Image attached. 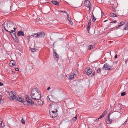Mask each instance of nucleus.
I'll use <instances>...</instances> for the list:
<instances>
[{"mask_svg": "<svg viewBox=\"0 0 128 128\" xmlns=\"http://www.w3.org/2000/svg\"><path fill=\"white\" fill-rule=\"evenodd\" d=\"M30 96L32 98L35 100H40L41 98L40 91L38 88L33 89L31 93Z\"/></svg>", "mask_w": 128, "mask_h": 128, "instance_id": "f257e3e1", "label": "nucleus"}, {"mask_svg": "<svg viewBox=\"0 0 128 128\" xmlns=\"http://www.w3.org/2000/svg\"><path fill=\"white\" fill-rule=\"evenodd\" d=\"M4 25V30L8 32L10 31L11 30L12 28L15 27V24L12 22H9L6 23L5 22Z\"/></svg>", "mask_w": 128, "mask_h": 128, "instance_id": "f03ea898", "label": "nucleus"}, {"mask_svg": "<svg viewBox=\"0 0 128 128\" xmlns=\"http://www.w3.org/2000/svg\"><path fill=\"white\" fill-rule=\"evenodd\" d=\"M102 69L104 70H111L113 69V66H110L108 64H104Z\"/></svg>", "mask_w": 128, "mask_h": 128, "instance_id": "7ed1b4c3", "label": "nucleus"}, {"mask_svg": "<svg viewBox=\"0 0 128 128\" xmlns=\"http://www.w3.org/2000/svg\"><path fill=\"white\" fill-rule=\"evenodd\" d=\"M55 110H56L55 111H52V112H50V116L53 118H54L57 117L58 115V114L56 113L58 112V111L56 109H55Z\"/></svg>", "mask_w": 128, "mask_h": 128, "instance_id": "20e7f679", "label": "nucleus"}, {"mask_svg": "<svg viewBox=\"0 0 128 128\" xmlns=\"http://www.w3.org/2000/svg\"><path fill=\"white\" fill-rule=\"evenodd\" d=\"M14 30H11V31H9L8 32L10 34L12 38H14V37H15V38H16L15 39H16V40L18 39V38L16 36V33L15 32V30H16L17 29L15 27H14Z\"/></svg>", "mask_w": 128, "mask_h": 128, "instance_id": "39448f33", "label": "nucleus"}, {"mask_svg": "<svg viewBox=\"0 0 128 128\" xmlns=\"http://www.w3.org/2000/svg\"><path fill=\"white\" fill-rule=\"evenodd\" d=\"M84 5L88 8H89V11L90 10L91 7L90 5L91 4L90 2L88 0H86L84 2Z\"/></svg>", "mask_w": 128, "mask_h": 128, "instance_id": "423d86ee", "label": "nucleus"}, {"mask_svg": "<svg viewBox=\"0 0 128 128\" xmlns=\"http://www.w3.org/2000/svg\"><path fill=\"white\" fill-rule=\"evenodd\" d=\"M87 70H86L85 72L86 74L88 76L90 75L92 72V70L90 68L88 67L87 68Z\"/></svg>", "mask_w": 128, "mask_h": 128, "instance_id": "0eeeda50", "label": "nucleus"}, {"mask_svg": "<svg viewBox=\"0 0 128 128\" xmlns=\"http://www.w3.org/2000/svg\"><path fill=\"white\" fill-rule=\"evenodd\" d=\"M53 56L54 58L55 59L58 61V60L59 58V56L58 54L56 52H54L53 53Z\"/></svg>", "mask_w": 128, "mask_h": 128, "instance_id": "6e6552de", "label": "nucleus"}, {"mask_svg": "<svg viewBox=\"0 0 128 128\" xmlns=\"http://www.w3.org/2000/svg\"><path fill=\"white\" fill-rule=\"evenodd\" d=\"M110 114L109 115L108 118L106 119V122L108 124H110L112 122V119H110Z\"/></svg>", "mask_w": 128, "mask_h": 128, "instance_id": "1a4fd4ad", "label": "nucleus"}, {"mask_svg": "<svg viewBox=\"0 0 128 128\" xmlns=\"http://www.w3.org/2000/svg\"><path fill=\"white\" fill-rule=\"evenodd\" d=\"M24 32L22 31L18 32L17 33V35L18 36H24Z\"/></svg>", "mask_w": 128, "mask_h": 128, "instance_id": "9d476101", "label": "nucleus"}, {"mask_svg": "<svg viewBox=\"0 0 128 128\" xmlns=\"http://www.w3.org/2000/svg\"><path fill=\"white\" fill-rule=\"evenodd\" d=\"M39 37H42L44 36L45 34L44 32H40L38 33Z\"/></svg>", "mask_w": 128, "mask_h": 128, "instance_id": "9b49d317", "label": "nucleus"}, {"mask_svg": "<svg viewBox=\"0 0 128 128\" xmlns=\"http://www.w3.org/2000/svg\"><path fill=\"white\" fill-rule=\"evenodd\" d=\"M17 100L18 102H22L24 100L23 98H22L20 97H18L17 98Z\"/></svg>", "mask_w": 128, "mask_h": 128, "instance_id": "f8f14e48", "label": "nucleus"}, {"mask_svg": "<svg viewBox=\"0 0 128 128\" xmlns=\"http://www.w3.org/2000/svg\"><path fill=\"white\" fill-rule=\"evenodd\" d=\"M14 92H11L9 94V96L11 98H14L15 96V95L14 94Z\"/></svg>", "mask_w": 128, "mask_h": 128, "instance_id": "ddd939ff", "label": "nucleus"}, {"mask_svg": "<svg viewBox=\"0 0 128 128\" xmlns=\"http://www.w3.org/2000/svg\"><path fill=\"white\" fill-rule=\"evenodd\" d=\"M52 2L53 4L57 6H58L60 5L58 2L56 1H52Z\"/></svg>", "mask_w": 128, "mask_h": 128, "instance_id": "4468645a", "label": "nucleus"}, {"mask_svg": "<svg viewBox=\"0 0 128 128\" xmlns=\"http://www.w3.org/2000/svg\"><path fill=\"white\" fill-rule=\"evenodd\" d=\"M10 64L11 66H13L15 65V62L13 61L12 60L10 61Z\"/></svg>", "mask_w": 128, "mask_h": 128, "instance_id": "2eb2a0df", "label": "nucleus"}, {"mask_svg": "<svg viewBox=\"0 0 128 128\" xmlns=\"http://www.w3.org/2000/svg\"><path fill=\"white\" fill-rule=\"evenodd\" d=\"M52 104H50V107L51 108H54L55 106H57V104H53L52 103Z\"/></svg>", "mask_w": 128, "mask_h": 128, "instance_id": "dca6fc26", "label": "nucleus"}, {"mask_svg": "<svg viewBox=\"0 0 128 128\" xmlns=\"http://www.w3.org/2000/svg\"><path fill=\"white\" fill-rule=\"evenodd\" d=\"M106 114V112H104L101 116L99 118V119H100L103 118Z\"/></svg>", "mask_w": 128, "mask_h": 128, "instance_id": "f3484780", "label": "nucleus"}, {"mask_svg": "<svg viewBox=\"0 0 128 128\" xmlns=\"http://www.w3.org/2000/svg\"><path fill=\"white\" fill-rule=\"evenodd\" d=\"M31 98L28 95L26 96V100L27 101L31 100Z\"/></svg>", "mask_w": 128, "mask_h": 128, "instance_id": "a211bd4d", "label": "nucleus"}, {"mask_svg": "<svg viewBox=\"0 0 128 128\" xmlns=\"http://www.w3.org/2000/svg\"><path fill=\"white\" fill-rule=\"evenodd\" d=\"M32 36L35 38L39 37L38 33V34H34L33 35H32Z\"/></svg>", "mask_w": 128, "mask_h": 128, "instance_id": "6ab92c4d", "label": "nucleus"}, {"mask_svg": "<svg viewBox=\"0 0 128 128\" xmlns=\"http://www.w3.org/2000/svg\"><path fill=\"white\" fill-rule=\"evenodd\" d=\"M28 103H29L31 105H32L34 104V102L32 101V100H29L27 101Z\"/></svg>", "mask_w": 128, "mask_h": 128, "instance_id": "aec40b11", "label": "nucleus"}, {"mask_svg": "<svg viewBox=\"0 0 128 128\" xmlns=\"http://www.w3.org/2000/svg\"><path fill=\"white\" fill-rule=\"evenodd\" d=\"M123 30H128V22L127 24L126 25V26L124 28Z\"/></svg>", "mask_w": 128, "mask_h": 128, "instance_id": "412c9836", "label": "nucleus"}, {"mask_svg": "<svg viewBox=\"0 0 128 128\" xmlns=\"http://www.w3.org/2000/svg\"><path fill=\"white\" fill-rule=\"evenodd\" d=\"M38 104L41 106H42L43 104V102L41 100H38Z\"/></svg>", "mask_w": 128, "mask_h": 128, "instance_id": "4be33fe9", "label": "nucleus"}, {"mask_svg": "<svg viewBox=\"0 0 128 128\" xmlns=\"http://www.w3.org/2000/svg\"><path fill=\"white\" fill-rule=\"evenodd\" d=\"M93 48L94 46H93L92 45H90L89 46L88 50H91Z\"/></svg>", "mask_w": 128, "mask_h": 128, "instance_id": "5701e85b", "label": "nucleus"}, {"mask_svg": "<svg viewBox=\"0 0 128 128\" xmlns=\"http://www.w3.org/2000/svg\"><path fill=\"white\" fill-rule=\"evenodd\" d=\"M74 75H70V80H73L74 79Z\"/></svg>", "mask_w": 128, "mask_h": 128, "instance_id": "b1692460", "label": "nucleus"}, {"mask_svg": "<svg viewBox=\"0 0 128 128\" xmlns=\"http://www.w3.org/2000/svg\"><path fill=\"white\" fill-rule=\"evenodd\" d=\"M25 105H26L27 106L29 105V104H28V101H24L22 102Z\"/></svg>", "mask_w": 128, "mask_h": 128, "instance_id": "393cba45", "label": "nucleus"}, {"mask_svg": "<svg viewBox=\"0 0 128 128\" xmlns=\"http://www.w3.org/2000/svg\"><path fill=\"white\" fill-rule=\"evenodd\" d=\"M77 120V115L75 117H74L72 118V120L74 122H75Z\"/></svg>", "mask_w": 128, "mask_h": 128, "instance_id": "a878e982", "label": "nucleus"}, {"mask_svg": "<svg viewBox=\"0 0 128 128\" xmlns=\"http://www.w3.org/2000/svg\"><path fill=\"white\" fill-rule=\"evenodd\" d=\"M74 75L75 76H77L78 74V72L77 70H75L74 72Z\"/></svg>", "mask_w": 128, "mask_h": 128, "instance_id": "bb28decb", "label": "nucleus"}, {"mask_svg": "<svg viewBox=\"0 0 128 128\" xmlns=\"http://www.w3.org/2000/svg\"><path fill=\"white\" fill-rule=\"evenodd\" d=\"M111 16L114 17V18L116 17L117 16L114 13H112L111 14Z\"/></svg>", "mask_w": 128, "mask_h": 128, "instance_id": "cd10ccee", "label": "nucleus"}, {"mask_svg": "<svg viewBox=\"0 0 128 128\" xmlns=\"http://www.w3.org/2000/svg\"><path fill=\"white\" fill-rule=\"evenodd\" d=\"M90 26L88 25L87 26V30L88 32L89 33V30L90 29Z\"/></svg>", "mask_w": 128, "mask_h": 128, "instance_id": "c85d7f7f", "label": "nucleus"}, {"mask_svg": "<svg viewBox=\"0 0 128 128\" xmlns=\"http://www.w3.org/2000/svg\"><path fill=\"white\" fill-rule=\"evenodd\" d=\"M101 70L100 68H98L97 70V73H99L100 74H101Z\"/></svg>", "mask_w": 128, "mask_h": 128, "instance_id": "c756f323", "label": "nucleus"}, {"mask_svg": "<svg viewBox=\"0 0 128 128\" xmlns=\"http://www.w3.org/2000/svg\"><path fill=\"white\" fill-rule=\"evenodd\" d=\"M126 94V93L125 92H123L121 94V96H124Z\"/></svg>", "mask_w": 128, "mask_h": 128, "instance_id": "7c9ffc66", "label": "nucleus"}, {"mask_svg": "<svg viewBox=\"0 0 128 128\" xmlns=\"http://www.w3.org/2000/svg\"><path fill=\"white\" fill-rule=\"evenodd\" d=\"M22 122L23 124H24L25 123V121L24 120L23 118H22Z\"/></svg>", "mask_w": 128, "mask_h": 128, "instance_id": "2f4dec72", "label": "nucleus"}, {"mask_svg": "<svg viewBox=\"0 0 128 128\" xmlns=\"http://www.w3.org/2000/svg\"><path fill=\"white\" fill-rule=\"evenodd\" d=\"M68 20L69 21H71V19L69 17V16L68 15H67Z\"/></svg>", "mask_w": 128, "mask_h": 128, "instance_id": "473e14b6", "label": "nucleus"}, {"mask_svg": "<svg viewBox=\"0 0 128 128\" xmlns=\"http://www.w3.org/2000/svg\"><path fill=\"white\" fill-rule=\"evenodd\" d=\"M96 18L94 17V18H93L92 21L94 22H95V21L96 20Z\"/></svg>", "mask_w": 128, "mask_h": 128, "instance_id": "72a5a7b5", "label": "nucleus"}, {"mask_svg": "<svg viewBox=\"0 0 128 128\" xmlns=\"http://www.w3.org/2000/svg\"><path fill=\"white\" fill-rule=\"evenodd\" d=\"M34 48H32V52H34L35 51V50H36V48H35V46H34Z\"/></svg>", "mask_w": 128, "mask_h": 128, "instance_id": "f704fd0d", "label": "nucleus"}, {"mask_svg": "<svg viewBox=\"0 0 128 128\" xmlns=\"http://www.w3.org/2000/svg\"><path fill=\"white\" fill-rule=\"evenodd\" d=\"M13 38L14 39V40H15L16 42H18V39L17 40H16V39H15L16 38H14H14Z\"/></svg>", "mask_w": 128, "mask_h": 128, "instance_id": "c9c22d12", "label": "nucleus"}, {"mask_svg": "<svg viewBox=\"0 0 128 128\" xmlns=\"http://www.w3.org/2000/svg\"><path fill=\"white\" fill-rule=\"evenodd\" d=\"M120 25H121V26H123V25H124V22H121L120 23Z\"/></svg>", "mask_w": 128, "mask_h": 128, "instance_id": "e433bc0d", "label": "nucleus"}, {"mask_svg": "<svg viewBox=\"0 0 128 128\" xmlns=\"http://www.w3.org/2000/svg\"><path fill=\"white\" fill-rule=\"evenodd\" d=\"M121 26V25H120V24L118 26V27H117L116 28V29H118Z\"/></svg>", "mask_w": 128, "mask_h": 128, "instance_id": "4c0bfd02", "label": "nucleus"}, {"mask_svg": "<svg viewBox=\"0 0 128 128\" xmlns=\"http://www.w3.org/2000/svg\"><path fill=\"white\" fill-rule=\"evenodd\" d=\"M91 24V22L90 21H89V22H88V25H89V26H90Z\"/></svg>", "mask_w": 128, "mask_h": 128, "instance_id": "58836bf2", "label": "nucleus"}, {"mask_svg": "<svg viewBox=\"0 0 128 128\" xmlns=\"http://www.w3.org/2000/svg\"><path fill=\"white\" fill-rule=\"evenodd\" d=\"M12 98V100H16V97H15V96L14 98Z\"/></svg>", "mask_w": 128, "mask_h": 128, "instance_id": "ea45409f", "label": "nucleus"}, {"mask_svg": "<svg viewBox=\"0 0 128 128\" xmlns=\"http://www.w3.org/2000/svg\"><path fill=\"white\" fill-rule=\"evenodd\" d=\"M61 12H62L63 13H67L66 12L65 10H63V11H61Z\"/></svg>", "mask_w": 128, "mask_h": 128, "instance_id": "a19ab883", "label": "nucleus"}, {"mask_svg": "<svg viewBox=\"0 0 128 128\" xmlns=\"http://www.w3.org/2000/svg\"><path fill=\"white\" fill-rule=\"evenodd\" d=\"M15 70L16 71H18L19 70V69L18 68H15Z\"/></svg>", "mask_w": 128, "mask_h": 128, "instance_id": "79ce46f5", "label": "nucleus"}, {"mask_svg": "<svg viewBox=\"0 0 128 128\" xmlns=\"http://www.w3.org/2000/svg\"><path fill=\"white\" fill-rule=\"evenodd\" d=\"M2 98H1L0 97V103H1V102H1V101H2V102H3V100H2V99H2Z\"/></svg>", "mask_w": 128, "mask_h": 128, "instance_id": "37998d69", "label": "nucleus"}, {"mask_svg": "<svg viewBox=\"0 0 128 128\" xmlns=\"http://www.w3.org/2000/svg\"><path fill=\"white\" fill-rule=\"evenodd\" d=\"M3 84L0 82V86H3Z\"/></svg>", "mask_w": 128, "mask_h": 128, "instance_id": "c03bdc74", "label": "nucleus"}, {"mask_svg": "<svg viewBox=\"0 0 128 128\" xmlns=\"http://www.w3.org/2000/svg\"><path fill=\"white\" fill-rule=\"evenodd\" d=\"M95 73L94 72L92 74V76H93L95 75Z\"/></svg>", "mask_w": 128, "mask_h": 128, "instance_id": "a18cd8bd", "label": "nucleus"}, {"mask_svg": "<svg viewBox=\"0 0 128 128\" xmlns=\"http://www.w3.org/2000/svg\"><path fill=\"white\" fill-rule=\"evenodd\" d=\"M116 22H117V21L116 20L115 21H114V22H110V23H116Z\"/></svg>", "mask_w": 128, "mask_h": 128, "instance_id": "49530a36", "label": "nucleus"}, {"mask_svg": "<svg viewBox=\"0 0 128 128\" xmlns=\"http://www.w3.org/2000/svg\"><path fill=\"white\" fill-rule=\"evenodd\" d=\"M118 56V55L117 54H116L114 56V58H117Z\"/></svg>", "mask_w": 128, "mask_h": 128, "instance_id": "de8ad7c7", "label": "nucleus"}, {"mask_svg": "<svg viewBox=\"0 0 128 128\" xmlns=\"http://www.w3.org/2000/svg\"><path fill=\"white\" fill-rule=\"evenodd\" d=\"M69 24H71V25H72V22L71 21H71H69Z\"/></svg>", "mask_w": 128, "mask_h": 128, "instance_id": "09e8293b", "label": "nucleus"}, {"mask_svg": "<svg viewBox=\"0 0 128 128\" xmlns=\"http://www.w3.org/2000/svg\"><path fill=\"white\" fill-rule=\"evenodd\" d=\"M50 87H48V89H47V90H50Z\"/></svg>", "mask_w": 128, "mask_h": 128, "instance_id": "8fccbe9b", "label": "nucleus"}, {"mask_svg": "<svg viewBox=\"0 0 128 128\" xmlns=\"http://www.w3.org/2000/svg\"><path fill=\"white\" fill-rule=\"evenodd\" d=\"M127 121H125V122H124V123L123 124L124 125L126 123Z\"/></svg>", "mask_w": 128, "mask_h": 128, "instance_id": "3c124183", "label": "nucleus"}, {"mask_svg": "<svg viewBox=\"0 0 128 128\" xmlns=\"http://www.w3.org/2000/svg\"><path fill=\"white\" fill-rule=\"evenodd\" d=\"M99 119H99V118H98V119H96V122H98V120H99Z\"/></svg>", "mask_w": 128, "mask_h": 128, "instance_id": "603ef678", "label": "nucleus"}, {"mask_svg": "<svg viewBox=\"0 0 128 128\" xmlns=\"http://www.w3.org/2000/svg\"><path fill=\"white\" fill-rule=\"evenodd\" d=\"M2 123H0V126H2Z\"/></svg>", "mask_w": 128, "mask_h": 128, "instance_id": "864d4df0", "label": "nucleus"}, {"mask_svg": "<svg viewBox=\"0 0 128 128\" xmlns=\"http://www.w3.org/2000/svg\"><path fill=\"white\" fill-rule=\"evenodd\" d=\"M92 16L93 17V18H94V14H93V13H92Z\"/></svg>", "mask_w": 128, "mask_h": 128, "instance_id": "5fc2aeb1", "label": "nucleus"}, {"mask_svg": "<svg viewBox=\"0 0 128 128\" xmlns=\"http://www.w3.org/2000/svg\"><path fill=\"white\" fill-rule=\"evenodd\" d=\"M0 102L1 103H0V104H2L3 103V102H2V101H1Z\"/></svg>", "mask_w": 128, "mask_h": 128, "instance_id": "6e6d98bb", "label": "nucleus"}, {"mask_svg": "<svg viewBox=\"0 0 128 128\" xmlns=\"http://www.w3.org/2000/svg\"><path fill=\"white\" fill-rule=\"evenodd\" d=\"M0 128H2V126H0Z\"/></svg>", "mask_w": 128, "mask_h": 128, "instance_id": "4d7b16f0", "label": "nucleus"}, {"mask_svg": "<svg viewBox=\"0 0 128 128\" xmlns=\"http://www.w3.org/2000/svg\"><path fill=\"white\" fill-rule=\"evenodd\" d=\"M102 15H103V14H104V13H103V12H102Z\"/></svg>", "mask_w": 128, "mask_h": 128, "instance_id": "13d9d810", "label": "nucleus"}, {"mask_svg": "<svg viewBox=\"0 0 128 128\" xmlns=\"http://www.w3.org/2000/svg\"><path fill=\"white\" fill-rule=\"evenodd\" d=\"M108 20H105V21H104V22H106V21H107Z\"/></svg>", "mask_w": 128, "mask_h": 128, "instance_id": "bf43d9fd", "label": "nucleus"}, {"mask_svg": "<svg viewBox=\"0 0 128 128\" xmlns=\"http://www.w3.org/2000/svg\"><path fill=\"white\" fill-rule=\"evenodd\" d=\"M3 121H1V122L0 123H3Z\"/></svg>", "mask_w": 128, "mask_h": 128, "instance_id": "052dcab7", "label": "nucleus"}, {"mask_svg": "<svg viewBox=\"0 0 128 128\" xmlns=\"http://www.w3.org/2000/svg\"><path fill=\"white\" fill-rule=\"evenodd\" d=\"M106 112V113H107V110H106L104 112Z\"/></svg>", "mask_w": 128, "mask_h": 128, "instance_id": "680f3d73", "label": "nucleus"}, {"mask_svg": "<svg viewBox=\"0 0 128 128\" xmlns=\"http://www.w3.org/2000/svg\"><path fill=\"white\" fill-rule=\"evenodd\" d=\"M0 96H1V97H2V95H0Z\"/></svg>", "mask_w": 128, "mask_h": 128, "instance_id": "e2e57ef3", "label": "nucleus"}, {"mask_svg": "<svg viewBox=\"0 0 128 128\" xmlns=\"http://www.w3.org/2000/svg\"><path fill=\"white\" fill-rule=\"evenodd\" d=\"M48 98H49V99L50 100V102H51V101L50 100V98H49V97Z\"/></svg>", "mask_w": 128, "mask_h": 128, "instance_id": "0e129e2a", "label": "nucleus"}, {"mask_svg": "<svg viewBox=\"0 0 128 128\" xmlns=\"http://www.w3.org/2000/svg\"><path fill=\"white\" fill-rule=\"evenodd\" d=\"M59 39H60V40H62V39L61 38H59Z\"/></svg>", "mask_w": 128, "mask_h": 128, "instance_id": "69168bd1", "label": "nucleus"}, {"mask_svg": "<svg viewBox=\"0 0 128 128\" xmlns=\"http://www.w3.org/2000/svg\"><path fill=\"white\" fill-rule=\"evenodd\" d=\"M54 90H52V91L54 92Z\"/></svg>", "mask_w": 128, "mask_h": 128, "instance_id": "338daca9", "label": "nucleus"}, {"mask_svg": "<svg viewBox=\"0 0 128 128\" xmlns=\"http://www.w3.org/2000/svg\"><path fill=\"white\" fill-rule=\"evenodd\" d=\"M126 61L125 62V63H126Z\"/></svg>", "mask_w": 128, "mask_h": 128, "instance_id": "774afa93", "label": "nucleus"}]
</instances>
